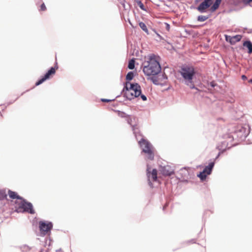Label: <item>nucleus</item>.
I'll return each instance as SVG.
<instances>
[{
	"label": "nucleus",
	"instance_id": "nucleus-11",
	"mask_svg": "<svg viewBox=\"0 0 252 252\" xmlns=\"http://www.w3.org/2000/svg\"><path fill=\"white\" fill-rule=\"evenodd\" d=\"M242 36L240 35H236L233 36L226 35L225 39L227 41L230 42L232 45L235 44L236 42L241 40Z\"/></svg>",
	"mask_w": 252,
	"mask_h": 252
},
{
	"label": "nucleus",
	"instance_id": "nucleus-3",
	"mask_svg": "<svg viewBox=\"0 0 252 252\" xmlns=\"http://www.w3.org/2000/svg\"><path fill=\"white\" fill-rule=\"evenodd\" d=\"M18 212H27L31 214H34V211L32 209V204L31 203L27 202L22 198L18 203Z\"/></svg>",
	"mask_w": 252,
	"mask_h": 252
},
{
	"label": "nucleus",
	"instance_id": "nucleus-2",
	"mask_svg": "<svg viewBox=\"0 0 252 252\" xmlns=\"http://www.w3.org/2000/svg\"><path fill=\"white\" fill-rule=\"evenodd\" d=\"M123 93L124 96L131 100L141 94V87L137 83L126 82L123 89Z\"/></svg>",
	"mask_w": 252,
	"mask_h": 252
},
{
	"label": "nucleus",
	"instance_id": "nucleus-22",
	"mask_svg": "<svg viewBox=\"0 0 252 252\" xmlns=\"http://www.w3.org/2000/svg\"><path fill=\"white\" fill-rule=\"evenodd\" d=\"M208 18V17L203 15H200L198 17L197 20L200 22H204Z\"/></svg>",
	"mask_w": 252,
	"mask_h": 252
},
{
	"label": "nucleus",
	"instance_id": "nucleus-31",
	"mask_svg": "<svg viewBox=\"0 0 252 252\" xmlns=\"http://www.w3.org/2000/svg\"><path fill=\"white\" fill-rule=\"evenodd\" d=\"M249 83L252 84V80H249Z\"/></svg>",
	"mask_w": 252,
	"mask_h": 252
},
{
	"label": "nucleus",
	"instance_id": "nucleus-24",
	"mask_svg": "<svg viewBox=\"0 0 252 252\" xmlns=\"http://www.w3.org/2000/svg\"><path fill=\"white\" fill-rule=\"evenodd\" d=\"M46 10V7L44 3H43L41 6L39 11H44Z\"/></svg>",
	"mask_w": 252,
	"mask_h": 252
},
{
	"label": "nucleus",
	"instance_id": "nucleus-8",
	"mask_svg": "<svg viewBox=\"0 0 252 252\" xmlns=\"http://www.w3.org/2000/svg\"><path fill=\"white\" fill-rule=\"evenodd\" d=\"M159 171L162 175L165 176H170L174 173L173 170L168 165L161 166L159 168Z\"/></svg>",
	"mask_w": 252,
	"mask_h": 252
},
{
	"label": "nucleus",
	"instance_id": "nucleus-13",
	"mask_svg": "<svg viewBox=\"0 0 252 252\" xmlns=\"http://www.w3.org/2000/svg\"><path fill=\"white\" fill-rule=\"evenodd\" d=\"M8 194L11 198L17 199L18 200L16 201V204H17L23 198L22 197H20L16 192L11 191L10 190H8Z\"/></svg>",
	"mask_w": 252,
	"mask_h": 252
},
{
	"label": "nucleus",
	"instance_id": "nucleus-4",
	"mask_svg": "<svg viewBox=\"0 0 252 252\" xmlns=\"http://www.w3.org/2000/svg\"><path fill=\"white\" fill-rule=\"evenodd\" d=\"M180 73L184 79H192L195 74L194 68L192 66L183 65L181 68Z\"/></svg>",
	"mask_w": 252,
	"mask_h": 252
},
{
	"label": "nucleus",
	"instance_id": "nucleus-5",
	"mask_svg": "<svg viewBox=\"0 0 252 252\" xmlns=\"http://www.w3.org/2000/svg\"><path fill=\"white\" fill-rule=\"evenodd\" d=\"M214 164L215 163L214 162L210 163L208 166L205 167L203 171L198 175V177H199L202 181L206 179L207 175H210L211 173Z\"/></svg>",
	"mask_w": 252,
	"mask_h": 252
},
{
	"label": "nucleus",
	"instance_id": "nucleus-20",
	"mask_svg": "<svg viewBox=\"0 0 252 252\" xmlns=\"http://www.w3.org/2000/svg\"><path fill=\"white\" fill-rule=\"evenodd\" d=\"M139 26L145 32H148V29L147 28V26H146V25L143 23V22H140L139 24Z\"/></svg>",
	"mask_w": 252,
	"mask_h": 252
},
{
	"label": "nucleus",
	"instance_id": "nucleus-25",
	"mask_svg": "<svg viewBox=\"0 0 252 252\" xmlns=\"http://www.w3.org/2000/svg\"><path fill=\"white\" fill-rule=\"evenodd\" d=\"M138 3V5H139V6L140 7V8L142 9V10H145L144 9V4L142 3V2L141 1H138L137 2Z\"/></svg>",
	"mask_w": 252,
	"mask_h": 252
},
{
	"label": "nucleus",
	"instance_id": "nucleus-19",
	"mask_svg": "<svg viewBox=\"0 0 252 252\" xmlns=\"http://www.w3.org/2000/svg\"><path fill=\"white\" fill-rule=\"evenodd\" d=\"M136 72H134V71H130L129 72L126 76V79H133V78L135 76V74Z\"/></svg>",
	"mask_w": 252,
	"mask_h": 252
},
{
	"label": "nucleus",
	"instance_id": "nucleus-33",
	"mask_svg": "<svg viewBox=\"0 0 252 252\" xmlns=\"http://www.w3.org/2000/svg\"><path fill=\"white\" fill-rule=\"evenodd\" d=\"M248 1H249V2H251V1H252V0H248Z\"/></svg>",
	"mask_w": 252,
	"mask_h": 252
},
{
	"label": "nucleus",
	"instance_id": "nucleus-14",
	"mask_svg": "<svg viewBox=\"0 0 252 252\" xmlns=\"http://www.w3.org/2000/svg\"><path fill=\"white\" fill-rule=\"evenodd\" d=\"M153 83L157 85H160L163 86L167 85V81L165 80H152Z\"/></svg>",
	"mask_w": 252,
	"mask_h": 252
},
{
	"label": "nucleus",
	"instance_id": "nucleus-7",
	"mask_svg": "<svg viewBox=\"0 0 252 252\" xmlns=\"http://www.w3.org/2000/svg\"><path fill=\"white\" fill-rule=\"evenodd\" d=\"M53 227L51 222L45 223L43 221L39 222V228L41 233L45 235L48 232L50 231Z\"/></svg>",
	"mask_w": 252,
	"mask_h": 252
},
{
	"label": "nucleus",
	"instance_id": "nucleus-6",
	"mask_svg": "<svg viewBox=\"0 0 252 252\" xmlns=\"http://www.w3.org/2000/svg\"><path fill=\"white\" fill-rule=\"evenodd\" d=\"M139 144L142 149V151L145 154L154 149L152 145L148 141L144 139H142L139 141Z\"/></svg>",
	"mask_w": 252,
	"mask_h": 252
},
{
	"label": "nucleus",
	"instance_id": "nucleus-29",
	"mask_svg": "<svg viewBox=\"0 0 252 252\" xmlns=\"http://www.w3.org/2000/svg\"><path fill=\"white\" fill-rule=\"evenodd\" d=\"M101 101H103V102H108L110 101V100L107 99H101Z\"/></svg>",
	"mask_w": 252,
	"mask_h": 252
},
{
	"label": "nucleus",
	"instance_id": "nucleus-23",
	"mask_svg": "<svg viewBox=\"0 0 252 252\" xmlns=\"http://www.w3.org/2000/svg\"><path fill=\"white\" fill-rule=\"evenodd\" d=\"M191 81H192V80H189V79L185 80V84H186V85H187L188 86H189L190 88H193L194 87L191 84V83H192Z\"/></svg>",
	"mask_w": 252,
	"mask_h": 252
},
{
	"label": "nucleus",
	"instance_id": "nucleus-9",
	"mask_svg": "<svg viewBox=\"0 0 252 252\" xmlns=\"http://www.w3.org/2000/svg\"><path fill=\"white\" fill-rule=\"evenodd\" d=\"M213 0H204L202 3H201L197 7V9L201 12H203L204 11L209 8L213 2Z\"/></svg>",
	"mask_w": 252,
	"mask_h": 252
},
{
	"label": "nucleus",
	"instance_id": "nucleus-1",
	"mask_svg": "<svg viewBox=\"0 0 252 252\" xmlns=\"http://www.w3.org/2000/svg\"><path fill=\"white\" fill-rule=\"evenodd\" d=\"M143 66V71L147 76L157 75L161 70L160 65L154 55H149L145 58Z\"/></svg>",
	"mask_w": 252,
	"mask_h": 252
},
{
	"label": "nucleus",
	"instance_id": "nucleus-10",
	"mask_svg": "<svg viewBox=\"0 0 252 252\" xmlns=\"http://www.w3.org/2000/svg\"><path fill=\"white\" fill-rule=\"evenodd\" d=\"M147 172V176L149 181L151 180L153 182H155L157 181L158 174V171L157 169H153L152 172H151L150 171V168L148 167Z\"/></svg>",
	"mask_w": 252,
	"mask_h": 252
},
{
	"label": "nucleus",
	"instance_id": "nucleus-12",
	"mask_svg": "<svg viewBox=\"0 0 252 252\" xmlns=\"http://www.w3.org/2000/svg\"><path fill=\"white\" fill-rule=\"evenodd\" d=\"M58 68V67L57 65L54 67H52L41 79H49L53 77Z\"/></svg>",
	"mask_w": 252,
	"mask_h": 252
},
{
	"label": "nucleus",
	"instance_id": "nucleus-15",
	"mask_svg": "<svg viewBox=\"0 0 252 252\" xmlns=\"http://www.w3.org/2000/svg\"><path fill=\"white\" fill-rule=\"evenodd\" d=\"M243 46L248 48L249 49L248 53L249 54L252 53V43L250 41H246L243 43Z\"/></svg>",
	"mask_w": 252,
	"mask_h": 252
},
{
	"label": "nucleus",
	"instance_id": "nucleus-21",
	"mask_svg": "<svg viewBox=\"0 0 252 252\" xmlns=\"http://www.w3.org/2000/svg\"><path fill=\"white\" fill-rule=\"evenodd\" d=\"M7 194L3 190H0V200H3L6 198Z\"/></svg>",
	"mask_w": 252,
	"mask_h": 252
},
{
	"label": "nucleus",
	"instance_id": "nucleus-17",
	"mask_svg": "<svg viewBox=\"0 0 252 252\" xmlns=\"http://www.w3.org/2000/svg\"><path fill=\"white\" fill-rule=\"evenodd\" d=\"M220 2H221L216 0L214 4L211 7V10L213 12L217 10L218 8Z\"/></svg>",
	"mask_w": 252,
	"mask_h": 252
},
{
	"label": "nucleus",
	"instance_id": "nucleus-26",
	"mask_svg": "<svg viewBox=\"0 0 252 252\" xmlns=\"http://www.w3.org/2000/svg\"><path fill=\"white\" fill-rule=\"evenodd\" d=\"M140 97L143 101H146L147 100V97L145 95L140 94Z\"/></svg>",
	"mask_w": 252,
	"mask_h": 252
},
{
	"label": "nucleus",
	"instance_id": "nucleus-27",
	"mask_svg": "<svg viewBox=\"0 0 252 252\" xmlns=\"http://www.w3.org/2000/svg\"><path fill=\"white\" fill-rule=\"evenodd\" d=\"M45 80H39V81H38L37 82H36L35 83V85L36 86H38L40 84H41L44 81H45Z\"/></svg>",
	"mask_w": 252,
	"mask_h": 252
},
{
	"label": "nucleus",
	"instance_id": "nucleus-32",
	"mask_svg": "<svg viewBox=\"0 0 252 252\" xmlns=\"http://www.w3.org/2000/svg\"><path fill=\"white\" fill-rule=\"evenodd\" d=\"M220 155V153H219V154H218V156L217 157V158H218L219 157Z\"/></svg>",
	"mask_w": 252,
	"mask_h": 252
},
{
	"label": "nucleus",
	"instance_id": "nucleus-30",
	"mask_svg": "<svg viewBox=\"0 0 252 252\" xmlns=\"http://www.w3.org/2000/svg\"><path fill=\"white\" fill-rule=\"evenodd\" d=\"M242 79H246V77L245 75H242Z\"/></svg>",
	"mask_w": 252,
	"mask_h": 252
},
{
	"label": "nucleus",
	"instance_id": "nucleus-28",
	"mask_svg": "<svg viewBox=\"0 0 252 252\" xmlns=\"http://www.w3.org/2000/svg\"><path fill=\"white\" fill-rule=\"evenodd\" d=\"M210 85L212 87H214L216 86V84L214 83V81H212L210 83Z\"/></svg>",
	"mask_w": 252,
	"mask_h": 252
},
{
	"label": "nucleus",
	"instance_id": "nucleus-16",
	"mask_svg": "<svg viewBox=\"0 0 252 252\" xmlns=\"http://www.w3.org/2000/svg\"><path fill=\"white\" fill-rule=\"evenodd\" d=\"M147 155L148 159L152 160L154 158V149L146 153Z\"/></svg>",
	"mask_w": 252,
	"mask_h": 252
},
{
	"label": "nucleus",
	"instance_id": "nucleus-18",
	"mask_svg": "<svg viewBox=\"0 0 252 252\" xmlns=\"http://www.w3.org/2000/svg\"><path fill=\"white\" fill-rule=\"evenodd\" d=\"M135 61L134 59H131L129 61L128 64V68L130 69H133L134 68Z\"/></svg>",
	"mask_w": 252,
	"mask_h": 252
}]
</instances>
